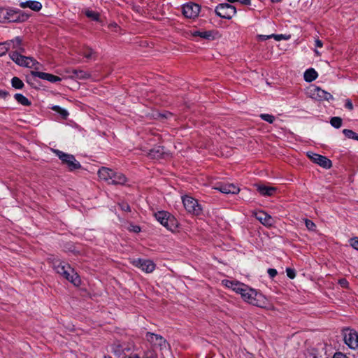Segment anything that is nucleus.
I'll list each match as a JSON object with an SVG mask.
<instances>
[{"instance_id": "44", "label": "nucleus", "mask_w": 358, "mask_h": 358, "mask_svg": "<svg viewBox=\"0 0 358 358\" xmlns=\"http://www.w3.org/2000/svg\"><path fill=\"white\" fill-rule=\"evenodd\" d=\"M338 284L342 287H347L348 286V282L346 279L345 278H341L338 280Z\"/></svg>"}, {"instance_id": "14", "label": "nucleus", "mask_w": 358, "mask_h": 358, "mask_svg": "<svg viewBox=\"0 0 358 358\" xmlns=\"http://www.w3.org/2000/svg\"><path fill=\"white\" fill-rule=\"evenodd\" d=\"M130 350L131 348L126 344L115 343L110 346V352L117 357H124Z\"/></svg>"}, {"instance_id": "6", "label": "nucleus", "mask_w": 358, "mask_h": 358, "mask_svg": "<svg viewBox=\"0 0 358 358\" xmlns=\"http://www.w3.org/2000/svg\"><path fill=\"white\" fill-rule=\"evenodd\" d=\"M215 12L220 17L230 20L236 14V8L227 3H220L215 7Z\"/></svg>"}, {"instance_id": "13", "label": "nucleus", "mask_w": 358, "mask_h": 358, "mask_svg": "<svg viewBox=\"0 0 358 358\" xmlns=\"http://www.w3.org/2000/svg\"><path fill=\"white\" fill-rule=\"evenodd\" d=\"M307 155L313 162L324 169H329L332 166L331 161L324 156L313 152H308Z\"/></svg>"}, {"instance_id": "58", "label": "nucleus", "mask_w": 358, "mask_h": 358, "mask_svg": "<svg viewBox=\"0 0 358 358\" xmlns=\"http://www.w3.org/2000/svg\"><path fill=\"white\" fill-rule=\"evenodd\" d=\"M315 52L317 54V55H319V52L317 50H315Z\"/></svg>"}, {"instance_id": "5", "label": "nucleus", "mask_w": 358, "mask_h": 358, "mask_svg": "<svg viewBox=\"0 0 358 358\" xmlns=\"http://www.w3.org/2000/svg\"><path fill=\"white\" fill-rule=\"evenodd\" d=\"M182 203L186 210L194 215H199L202 213V207L198 201L189 196L182 197Z\"/></svg>"}, {"instance_id": "57", "label": "nucleus", "mask_w": 358, "mask_h": 358, "mask_svg": "<svg viewBox=\"0 0 358 358\" xmlns=\"http://www.w3.org/2000/svg\"><path fill=\"white\" fill-rule=\"evenodd\" d=\"M103 358H112V357L110 356H109V355H105L103 357Z\"/></svg>"}, {"instance_id": "53", "label": "nucleus", "mask_w": 358, "mask_h": 358, "mask_svg": "<svg viewBox=\"0 0 358 358\" xmlns=\"http://www.w3.org/2000/svg\"><path fill=\"white\" fill-rule=\"evenodd\" d=\"M9 93L5 90H0V97L6 98L8 96Z\"/></svg>"}, {"instance_id": "17", "label": "nucleus", "mask_w": 358, "mask_h": 358, "mask_svg": "<svg viewBox=\"0 0 358 358\" xmlns=\"http://www.w3.org/2000/svg\"><path fill=\"white\" fill-rule=\"evenodd\" d=\"M146 339L152 345L159 346L161 348H166L167 345L166 340L158 334L147 332Z\"/></svg>"}, {"instance_id": "45", "label": "nucleus", "mask_w": 358, "mask_h": 358, "mask_svg": "<svg viewBox=\"0 0 358 358\" xmlns=\"http://www.w3.org/2000/svg\"><path fill=\"white\" fill-rule=\"evenodd\" d=\"M271 36L278 41L287 38L283 34H271Z\"/></svg>"}, {"instance_id": "52", "label": "nucleus", "mask_w": 358, "mask_h": 358, "mask_svg": "<svg viewBox=\"0 0 358 358\" xmlns=\"http://www.w3.org/2000/svg\"><path fill=\"white\" fill-rule=\"evenodd\" d=\"M122 358H139V357L137 354H130V355L127 354Z\"/></svg>"}, {"instance_id": "3", "label": "nucleus", "mask_w": 358, "mask_h": 358, "mask_svg": "<svg viewBox=\"0 0 358 358\" xmlns=\"http://www.w3.org/2000/svg\"><path fill=\"white\" fill-rule=\"evenodd\" d=\"M52 152L61 159L62 164L68 167L69 171H73L81 168L80 162L76 159L73 155L56 149H53Z\"/></svg>"}, {"instance_id": "7", "label": "nucleus", "mask_w": 358, "mask_h": 358, "mask_svg": "<svg viewBox=\"0 0 358 358\" xmlns=\"http://www.w3.org/2000/svg\"><path fill=\"white\" fill-rule=\"evenodd\" d=\"M5 22H20L27 20L28 15L22 13L20 10L12 8H5L4 10Z\"/></svg>"}, {"instance_id": "2", "label": "nucleus", "mask_w": 358, "mask_h": 358, "mask_svg": "<svg viewBox=\"0 0 358 358\" xmlns=\"http://www.w3.org/2000/svg\"><path fill=\"white\" fill-rule=\"evenodd\" d=\"M22 53L23 52H11L9 54V57L16 64L20 66L27 68L34 67L36 69H38V68L35 66L38 65V62L33 57L22 55Z\"/></svg>"}, {"instance_id": "29", "label": "nucleus", "mask_w": 358, "mask_h": 358, "mask_svg": "<svg viewBox=\"0 0 358 358\" xmlns=\"http://www.w3.org/2000/svg\"><path fill=\"white\" fill-rule=\"evenodd\" d=\"M247 285H245V284L241 283L238 281H235L232 290L238 294H241L243 292H245V290L244 289H245Z\"/></svg>"}, {"instance_id": "18", "label": "nucleus", "mask_w": 358, "mask_h": 358, "mask_svg": "<svg viewBox=\"0 0 358 358\" xmlns=\"http://www.w3.org/2000/svg\"><path fill=\"white\" fill-rule=\"evenodd\" d=\"M255 217L262 224L266 227H271L273 224V217L263 210H259L255 212Z\"/></svg>"}, {"instance_id": "46", "label": "nucleus", "mask_w": 358, "mask_h": 358, "mask_svg": "<svg viewBox=\"0 0 358 358\" xmlns=\"http://www.w3.org/2000/svg\"><path fill=\"white\" fill-rule=\"evenodd\" d=\"M345 107L350 110L353 109V104L350 99L346 100Z\"/></svg>"}, {"instance_id": "37", "label": "nucleus", "mask_w": 358, "mask_h": 358, "mask_svg": "<svg viewBox=\"0 0 358 358\" xmlns=\"http://www.w3.org/2000/svg\"><path fill=\"white\" fill-rule=\"evenodd\" d=\"M8 50V46L6 41L0 43V57L4 55Z\"/></svg>"}, {"instance_id": "9", "label": "nucleus", "mask_w": 358, "mask_h": 358, "mask_svg": "<svg viewBox=\"0 0 358 358\" xmlns=\"http://www.w3.org/2000/svg\"><path fill=\"white\" fill-rule=\"evenodd\" d=\"M310 96L317 101H329L333 99V96L317 86H312L308 90Z\"/></svg>"}, {"instance_id": "30", "label": "nucleus", "mask_w": 358, "mask_h": 358, "mask_svg": "<svg viewBox=\"0 0 358 358\" xmlns=\"http://www.w3.org/2000/svg\"><path fill=\"white\" fill-rule=\"evenodd\" d=\"M11 85L17 90H21L24 87L23 82L18 77H13L11 80Z\"/></svg>"}, {"instance_id": "41", "label": "nucleus", "mask_w": 358, "mask_h": 358, "mask_svg": "<svg viewBox=\"0 0 358 358\" xmlns=\"http://www.w3.org/2000/svg\"><path fill=\"white\" fill-rule=\"evenodd\" d=\"M119 206H120L121 210H123V211H127V212L131 211L130 206L127 203H120Z\"/></svg>"}, {"instance_id": "32", "label": "nucleus", "mask_w": 358, "mask_h": 358, "mask_svg": "<svg viewBox=\"0 0 358 358\" xmlns=\"http://www.w3.org/2000/svg\"><path fill=\"white\" fill-rule=\"evenodd\" d=\"M85 14L87 17L90 18L94 21H99V14L96 11L87 9L85 10Z\"/></svg>"}, {"instance_id": "25", "label": "nucleus", "mask_w": 358, "mask_h": 358, "mask_svg": "<svg viewBox=\"0 0 358 358\" xmlns=\"http://www.w3.org/2000/svg\"><path fill=\"white\" fill-rule=\"evenodd\" d=\"M80 54L87 59H96V52L89 47H83L80 50Z\"/></svg>"}, {"instance_id": "12", "label": "nucleus", "mask_w": 358, "mask_h": 358, "mask_svg": "<svg viewBox=\"0 0 358 358\" xmlns=\"http://www.w3.org/2000/svg\"><path fill=\"white\" fill-rule=\"evenodd\" d=\"M133 264L146 273H152L156 267L155 264L150 259H137L133 261Z\"/></svg>"}, {"instance_id": "56", "label": "nucleus", "mask_w": 358, "mask_h": 358, "mask_svg": "<svg viewBox=\"0 0 358 358\" xmlns=\"http://www.w3.org/2000/svg\"><path fill=\"white\" fill-rule=\"evenodd\" d=\"M110 26L116 27L117 25V24L114 23V24H110Z\"/></svg>"}, {"instance_id": "1", "label": "nucleus", "mask_w": 358, "mask_h": 358, "mask_svg": "<svg viewBox=\"0 0 358 358\" xmlns=\"http://www.w3.org/2000/svg\"><path fill=\"white\" fill-rule=\"evenodd\" d=\"M53 268L57 273L62 275L75 285H78L80 283L78 275L68 263L57 259L53 262Z\"/></svg>"}, {"instance_id": "28", "label": "nucleus", "mask_w": 358, "mask_h": 358, "mask_svg": "<svg viewBox=\"0 0 358 358\" xmlns=\"http://www.w3.org/2000/svg\"><path fill=\"white\" fill-rule=\"evenodd\" d=\"M73 77L78 79H87L90 77V73L83 71V70H73Z\"/></svg>"}, {"instance_id": "43", "label": "nucleus", "mask_w": 358, "mask_h": 358, "mask_svg": "<svg viewBox=\"0 0 358 358\" xmlns=\"http://www.w3.org/2000/svg\"><path fill=\"white\" fill-rule=\"evenodd\" d=\"M306 226L310 230H314L315 227V224L309 220H306Z\"/></svg>"}, {"instance_id": "35", "label": "nucleus", "mask_w": 358, "mask_h": 358, "mask_svg": "<svg viewBox=\"0 0 358 358\" xmlns=\"http://www.w3.org/2000/svg\"><path fill=\"white\" fill-rule=\"evenodd\" d=\"M259 117L262 120L270 124H272L275 120V117L273 115L270 114L262 113L259 115Z\"/></svg>"}, {"instance_id": "47", "label": "nucleus", "mask_w": 358, "mask_h": 358, "mask_svg": "<svg viewBox=\"0 0 358 358\" xmlns=\"http://www.w3.org/2000/svg\"><path fill=\"white\" fill-rule=\"evenodd\" d=\"M4 10L5 8H0V22H5Z\"/></svg>"}, {"instance_id": "40", "label": "nucleus", "mask_w": 358, "mask_h": 358, "mask_svg": "<svg viewBox=\"0 0 358 358\" xmlns=\"http://www.w3.org/2000/svg\"><path fill=\"white\" fill-rule=\"evenodd\" d=\"M222 284L225 287H227L228 288H231L232 289L235 281H234V280H222Z\"/></svg>"}, {"instance_id": "27", "label": "nucleus", "mask_w": 358, "mask_h": 358, "mask_svg": "<svg viewBox=\"0 0 358 358\" xmlns=\"http://www.w3.org/2000/svg\"><path fill=\"white\" fill-rule=\"evenodd\" d=\"M14 98L22 106H29L31 105V101L22 94H15L14 95Z\"/></svg>"}, {"instance_id": "36", "label": "nucleus", "mask_w": 358, "mask_h": 358, "mask_svg": "<svg viewBox=\"0 0 358 358\" xmlns=\"http://www.w3.org/2000/svg\"><path fill=\"white\" fill-rule=\"evenodd\" d=\"M194 36H200L203 38L208 39L212 36V34L210 31H196L194 34Z\"/></svg>"}, {"instance_id": "33", "label": "nucleus", "mask_w": 358, "mask_h": 358, "mask_svg": "<svg viewBox=\"0 0 358 358\" xmlns=\"http://www.w3.org/2000/svg\"><path fill=\"white\" fill-rule=\"evenodd\" d=\"M343 134L345 137L350 139H354L357 141L358 134L355 133L351 129H345L343 130Z\"/></svg>"}, {"instance_id": "23", "label": "nucleus", "mask_w": 358, "mask_h": 358, "mask_svg": "<svg viewBox=\"0 0 358 358\" xmlns=\"http://www.w3.org/2000/svg\"><path fill=\"white\" fill-rule=\"evenodd\" d=\"M164 154V148L162 146H156L151 149L148 152V156L152 159H160Z\"/></svg>"}, {"instance_id": "48", "label": "nucleus", "mask_w": 358, "mask_h": 358, "mask_svg": "<svg viewBox=\"0 0 358 358\" xmlns=\"http://www.w3.org/2000/svg\"><path fill=\"white\" fill-rule=\"evenodd\" d=\"M334 358H348L345 354L342 352H336L334 355Z\"/></svg>"}, {"instance_id": "39", "label": "nucleus", "mask_w": 358, "mask_h": 358, "mask_svg": "<svg viewBox=\"0 0 358 358\" xmlns=\"http://www.w3.org/2000/svg\"><path fill=\"white\" fill-rule=\"evenodd\" d=\"M350 245L355 248V250H358V238L355 237L350 240Z\"/></svg>"}, {"instance_id": "55", "label": "nucleus", "mask_w": 358, "mask_h": 358, "mask_svg": "<svg viewBox=\"0 0 358 358\" xmlns=\"http://www.w3.org/2000/svg\"><path fill=\"white\" fill-rule=\"evenodd\" d=\"M227 1L229 3H235V2H237L238 0H227Z\"/></svg>"}, {"instance_id": "38", "label": "nucleus", "mask_w": 358, "mask_h": 358, "mask_svg": "<svg viewBox=\"0 0 358 358\" xmlns=\"http://www.w3.org/2000/svg\"><path fill=\"white\" fill-rule=\"evenodd\" d=\"M286 273L288 278L290 279H294L296 277L295 270L291 268H286Z\"/></svg>"}, {"instance_id": "34", "label": "nucleus", "mask_w": 358, "mask_h": 358, "mask_svg": "<svg viewBox=\"0 0 358 358\" xmlns=\"http://www.w3.org/2000/svg\"><path fill=\"white\" fill-rule=\"evenodd\" d=\"M343 120L340 117H333L330 120V124L336 129H339L342 126Z\"/></svg>"}, {"instance_id": "51", "label": "nucleus", "mask_w": 358, "mask_h": 358, "mask_svg": "<svg viewBox=\"0 0 358 358\" xmlns=\"http://www.w3.org/2000/svg\"><path fill=\"white\" fill-rule=\"evenodd\" d=\"M132 229L131 230L135 233H138L141 231V228L139 226L137 225H133L131 226Z\"/></svg>"}, {"instance_id": "20", "label": "nucleus", "mask_w": 358, "mask_h": 358, "mask_svg": "<svg viewBox=\"0 0 358 358\" xmlns=\"http://www.w3.org/2000/svg\"><path fill=\"white\" fill-rule=\"evenodd\" d=\"M109 181V184L112 185H124L127 179L126 176L122 173L115 172L113 171V174L111 176V178Z\"/></svg>"}, {"instance_id": "4", "label": "nucleus", "mask_w": 358, "mask_h": 358, "mask_svg": "<svg viewBox=\"0 0 358 358\" xmlns=\"http://www.w3.org/2000/svg\"><path fill=\"white\" fill-rule=\"evenodd\" d=\"M156 220L169 230H173L177 226L175 217L167 211H158L155 213Z\"/></svg>"}, {"instance_id": "49", "label": "nucleus", "mask_w": 358, "mask_h": 358, "mask_svg": "<svg viewBox=\"0 0 358 358\" xmlns=\"http://www.w3.org/2000/svg\"><path fill=\"white\" fill-rule=\"evenodd\" d=\"M237 2L245 6H250L251 4V0H238Z\"/></svg>"}, {"instance_id": "16", "label": "nucleus", "mask_w": 358, "mask_h": 358, "mask_svg": "<svg viewBox=\"0 0 358 358\" xmlns=\"http://www.w3.org/2000/svg\"><path fill=\"white\" fill-rule=\"evenodd\" d=\"M215 189L224 194H237L239 188L231 183H217Z\"/></svg>"}, {"instance_id": "19", "label": "nucleus", "mask_w": 358, "mask_h": 358, "mask_svg": "<svg viewBox=\"0 0 358 358\" xmlns=\"http://www.w3.org/2000/svg\"><path fill=\"white\" fill-rule=\"evenodd\" d=\"M244 290H245V292H243L241 294L244 301L248 302L250 304L257 305V300L255 299L257 292L255 290L250 288L248 286Z\"/></svg>"}, {"instance_id": "26", "label": "nucleus", "mask_w": 358, "mask_h": 358, "mask_svg": "<svg viewBox=\"0 0 358 358\" xmlns=\"http://www.w3.org/2000/svg\"><path fill=\"white\" fill-rule=\"evenodd\" d=\"M317 71L314 69H307L305 73H304V75H303V77H304V80L306 81V82H312L313 80H315L317 78Z\"/></svg>"}, {"instance_id": "21", "label": "nucleus", "mask_w": 358, "mask_h": 358, "mask_svg": "<svg viewBox=\"0 0 358 358\" xmlns=\"http://www.w3.org/2000/svg\"><path fill=\"white\" fill-rule=\"evenodd\" d=\"M113 174V170L106 168L101 167L98 171V176L101 180H105L109 183L110 181L111 176Z\"/></svg>"}, {"instance_id": "8", "label": "nucleus", "mask_w": 358, "mask_h": 358, "mask_svg": "<svg viewBox=\"0 0 358 358\" xmlns=\"http://www.w3.org/2000/svg\"><path fill=\"white\" fill-rule=\"evenodd\" d=\"M343 335L345 343L351 349L358 348V333L352 329L347 328L343 329Z\"/></svg>"}, {"instance_id": "31", "label": "nucleus", "mask_w": 358, "mask_h": 358, "mask_svg": "<svg viewBox=\"0 0 358 358\" xmlns=\"http://www.w3.org/2000/svg\"><path fill=\"white\" fill-rule=\"evenodd\" d=\"M52 109L59 113L63 119H66L69 116V112L59 106H54Z\"/></svg>"}, {"instance_id": "11", "label": "nucleus", "mask_w": 358, "mask_h": 358, "mask_svg": "<svg viewBox=\"0 0 358 358\" xmlns=\"http://www.w3.org/2000/svg\"><path fill=\"white\" fill-rule=\"evenodd\" d=\"M35 77H38L41 79L48 80L52 83H55L62 80V78L59 76L48 73L32 71H31L30 76L27 77V83L32 85L31 80Z\"/></svg>"}, {"instance_id": "24", "label": "nucleus", "mask_w": 358, "mask_h": 358, "mask_svg": "<svg viewBox=\"0 0 358 358\" xmlns=\"http://www.w3.org/2000/svg\"><path fill=\"white\" fill-rule=\"evenodd\" d=\"M257 190L262 196H272L276 192V188L266 185H258Z\"/></svg>"}, {"instance_id": "54", "label": "nucleus", "mask_w": 358, "mask_h": 358, "mask_svg": "<svg viewBox=\"0 0 358 358\" xmlns=\"http://www.w3.org/2000/svg\"><path fill=\"white\" fill-rule=\"evenodd\" d=\"M259 37L261 40H266L268 38H272V36L271 35H260Z\"/></svg>"}, {"instance_id": "15", "label": "nucleus", "mask_w": 358, "mask_h": 358, "mask_svg": "<svg viewBox=\"0 0 358 358\" xmlns=\"http://www.w3.org/2000/svg\"><path fill=\"white\" fill-rule=\"evenodd\" d=\"M8 50L13 49V52H25V48L22 43V38L20 36H16L12 40L6 41Z\"/></svg>"}, {"instance_id": "42", "label": "nucleus", "mask_w": 358, "mask_h": 358, "mask_svg": "<svg viewBox=\"0 0 358 358\" xmlns=\"http://www.w3.org/2000/svg\"><path fill=\"white\" fill-rule=\"evenodd\" d=\"M267 273L271 278H275L278 274V271L275 268H268Z\"/></svg>"}, {"instance_id": "22", "label": "nucleus", "mask_w": 358, "mask_h": 358, "mask_svg": "<svg viewBox=\"0 0 358 358\" xmlns=\"http://www.w3.org/2000/svg\"><path fill=\"white\" fill-rule=\"evenodd\" d=\"M20 7L29 8L34 11H39L42 8V4L37 1H26L20 3Z\"/></svg>"}, {"instance_id": "50", "label": "nucleus", "mask_w": 358, "mask_h": 358, "mask_svg": "<svg viewBox=\"0 0 358 358\" xmlns=\"http://www.w3.org/2000/svg\"><path fill=\"white\" fill-rule=\"evenodd\" d=\"M315 45L317 48H322L323 46V43L321 40L317 38L315 40Z\"/></svg>"}, {"instance_id": "10", "label": "nucleus", "mask_w": 358, "mask_h": 358, "mask_svg": "<svg viewBox=\"0 0 358 358\" xmlns=\"http://www.w3.org/2000/svg\"><path fill=\"white\" fill-rule=\"evenodd\" d=\"M201 6L193 2H188L182 6L183 15L189 19H194L199 16Z\"/></svg>"}]
</instances>
